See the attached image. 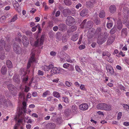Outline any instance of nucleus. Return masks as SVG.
Here are the masks:
<instances>
[{
  "label": "nucleus",
  "mask_w": 129,
  "mask_h": 129,
  "mask_svg": "<svg viewBox=\"0 0 129 129\" xmlns=\"http://www.w3.org/2000/svg\"><path fill=\"white\" fill-rule=\"evenodd\" d=\"M97 108L99 109L105 110L109 111L111 109V106L105 103H101L98 105Z\"/></svg>",
  "instance_id": "obj_1"
},
{
  "label": "nucleus",
  "mask_w": 129,
  "mask_h": 129,
  "mask_svg": "<svg viewBox=\"0 0 129 129\" xmlns=\"http://www.w3.org/2000/svg\"><path fill=\"white\" fill-rule=\"evenodd\" d=\"M44 41V38L42 36L39 41V40L38 39L34 42H33L32 41H30V42L31 45L33 46H38L43 44Z\"/></svg>",
  "instance_id": "obj_2"
},
{
  "label": "nucleus",
  "mask_w": 129,
  "mask_h": 129,
  "mask_svg": "<svg viewBox=\"0 0 129 129\" xmlns=\"http://www.w3.org/2000/svg\"><path fill=\"white\" fill-rule=\"evenodd\" d=\"M35 54L34 52H32L30 58L29 59L27 63V68H28L30 67L31 63L33 62H36L35 58Z\"/></svg>",
  "instance_id": "obj_3"
},
{
  "label": "nucleus",
  "mask_w": 129,
  "mask_h": 129,
  "mask_svg": "<svg viewBox=\"0 0 129 129\" xmlns=\"http://www.w3.org/2000/svg\"><path fill=\"white\" fill-rule=\"evenodd\" d=\"M13 49L14 52L18 54H19L21 52V48L16 43L13 44Z\"/></svg>",
  "instance_id": "obj_4"
},
{
  "label": "nucleus",
  "mask_w": 129,
  "mask_h": 129,
  "mask_svg": "<svg viewBox=\"0 0 129 129\" xmlns=\"http://www.w3.org/2000/svg\"><path fill=\"white\" fill-rule=\"evenodd\" d=\"M75 22V19L71 16L67 17L66 23L67 25H71V24Z\"/></svg>",
  "instance_id": "obj_5"
},
{
  "label": "nucleus",
  "mask_w": 129,
  "mask_h": 129,
  "mask_svg": "<svg viewBox=\"0 0 129 129\" xmlns=\"http://www.w3.org/2000/svg\"><path fill=\"white\" fill-rule=\"evenodd\" d=\"M63 70V69L60 68L54 67L51 70V72L52 74H58Z\"/></svg>",
  "instance_id": "obj_6"
},
{
  "label": "nucleus",
  "mask_w": 129,
  "mask_h": 129,
  "mask_svg": "<svg viewBox=\"0 0 129 129\" xmlns=\"http://www.w3.org/2000/svg\"><path fill=\"white\" fill-rule=\"evenodd\" d=\"M108 34L107 33H105L104 38L101 39H98L97 41V43L100 44H102L106 41V39L108 37Z\"/></svg>",
  "instance_id": "obj_7"
},
{
  "label": "nucleus",
  "mask_w": 129,
  "mask_h": 129,
  "mask_svg": "<svg viewBox=\"0 0 129 129\" xmlns=\"http://www.w3.org/2000/svg\"><path fill=\"white\" fill-rule=\"evenodd\" d=\"M22 42L24 46L27 47L29 43V41L27 37L23 36L22 37Z\"/></svg>",
  "instance_id": "obj_8"
},
{
  "label": "nucleus",
  "mask_w": 129,
  "mask_h": 129,
  "mask_svg": "<svg viewBox=\"0 0 129 129\" xmlns=\"http://www.w3.org/2000/svg\"><path fill=\"white\" fill-rule=\"evenodd\" d=\"M106 69L108 73L112 75L114 74V71L113 68L110 65L107 66L106 67Z\"/></svg>",
  "instance_id": "obj_9"
},
{
  "label": "nucleus",
  "mask_w": 129,
  "mask_h": 129,
  "mask_svg": "<svg viewBox=\"0 0 129 129\" xmlns=\"http://www.w3.org/2000/svg\"><path fill=\"white\" fill-rule=\"evenodd\" d=\"M103 31L101 28L98 27L96 29L95 33V34L98 35V36L102 35Z\"/></svg>",
  "instance_id": "obj_10"
},
{
  "label": "nucleus",
  "mask_w": 129,
  "mask_h": 129,
  "mask_svg": "<svg viewBox=\"0 0 129 129\" xmlns=\"http://www.w3.org/2000/svg\"><path fill=\"white\" fill-rule=\"evenodd\" d=\"M55 127V125L53 123H48L46 126L47 129H54Z\"/></svg>",
  "instance_id": "obj_11"
},
{
  "label": "nucleus",
  "mask_w": 129,
  "mask_h": 129,
  "mask_svg": "<svg viewBox=\"0 0 129 129\" xmlns=\"http://www.w3.org/2000/svg\"><path fill=\"white\" fill-rule=\"evenodd\" d=\"M88 106L86 104H83L79 106V109L82 110L84 111L87 110L88 108Z\"/></svg>",
  "instance_id": "obj_12"
},
{
  "label": "nucleus",
  "mask_w": 129,
  "mask_h": 129,
  "mask_svg": "<svg viewBox=\"0 0 129 129\" xmlns=\"http://www.w3.org/2000/svg\"><path fill=\"white\" fill-rule=\"evenodd\" d=\"M54 67V65L52 64H50L48 66L45 65L44 66V70L45 71H48L49 70L52 69Z\"/></svg>",
  "instance_id": "obj_13"
},
{
  "label": "nucleus",
  "mask_w": 129,
  "mask_h": 129,
  "mask_svg": "<svg viewBox=\"0 0 129 129\" xmlns=\"http://www.w3.org/2000/svg\"><path fill=\"white\" fill-rule=\"evenodd\" d=\"M95 0H88L86 3V5L89 7H91L95 3Z\"/></svg>",
  "instance_id": "obj_14"
},
{
  "label": "nucleus",
  "mask_w": 129,
  "mask_h": 129,
  "mask_svg": "<svg viewBox=\"0 0 129 129\" xmlns=\"http://www.w3.org/2000/svg\"><path fill=\"white\" fill-rule=\"evenodd\" d=\"M4 50L3 48H0V58L2 60H3L5 58Z\"/></svg>",
  "instance_id": "obj_15"
},
{
  "label": "nucleus",
  "mask_w": 129,
  "mask_h": 129,
  "mask_svg": "<svg viewBox=\"0 0 129 129\" xmlns=\"http://www.w3.org/2000/svg\"><path fill=\"white\" fill-rule=\"evenodd\" d=\"M11 47V44L9 43H7L4 45L5 50L7 51H8L10 50Z\"/></svg>",
  "instance_id": "obj_16"
},
{
  "label": "nucleus",
  "mask_w": 129,
  "mask_h": 129,
  "mask_svg": "<svg viewBox=\"0 0 129 129\" xmlns=\"http://www.w3.org/2000/svg\"><path fill=\"white\" fill-rule=\"evenodd\" d=\"M17 19V14H15L12 17L10 20H9L8 22L11 23V22H14Z\"/></svg>",
  "instance_id": "obj_17"
},
{
  "label": "nucleus",
  "mask_w": 129,
  "mask_h": 129,
  "mask_svg": "<svg viewBox=\"0 0 129 129\" xmlns=\"http://www.w3.org/2000/svg\"><path fill=\"white\" fill-rule=\"evenodd\" d=\"M88 10L86 9H84L81 12L80 15L82 16H85L88 13Z\"/></svg>",
  "instance_id": "obj_18"
},
{
  "label": "nucleus",
  "mask_w": 129,
  "mask_h": 129,
  "mask_svg": "<svg viewBox=\"0 0 129 129\" xmlns=\"http://www.w3.org/2000/svg\"><path fill=\"white\" fill-rule=\"evenodd\" d=\"M119 30H121L122 27V25L121 21L120 20H118L117 22V25H116Z\"/></svg>",
  "instance_id": "obj_19"
},
{
  "label": "nucleus",
  "mask_w": 129,
  "mask_h": 129,
  "mask_svg": "<svg viewBox=\"0 0 129 129\" xmlns=\"http://www.w3.org/2000/svg\"><path fill=\"white\" fill-rule=\"evenodd\" d=\"M110 11L111 13L115 12L116 10L115 6L114 5L111 6L109 7Z\"/></svg>",
  "instance_id": "obj_20"
},
{
  "label": "nucleus",
  "mask_w": 129,
  "mask_h": 129,
  "mask_svg": "<svg viewBox=\"0 0 129 129\" xmlns=\"http://www.w3.org/2000/svg\"><path fill=\"white\" fill-rule=\"evenodd\" d=\"M7 86L9 90L10 91L13 90L16 88V87L14 85L11 84H8Z\"/></svg>",
  "instance_id": "obj_21"
},
{
  "label": "nucleus",
  "mask_w": 129,
  "mask_h": 129,
  "mask_svg": "<svg viewBox=\"0 0 129 129\" xmlns=\"http://www.w3.org/2000/svg\"><path fill=\"white\" fill-rule=\"evenodd\" d=\"M7 72V68L5 66H3L1 69V72L3 75H5Z\"/></svg>",
  "instance_id": "obj_22"
},
{
  "label": "nucleus",
  "mask_w": 129,
  "mask_h": 129,
  "mask_svg": "<svg viewBox=\"0 0 129 129\" xmlns=\"http://www.w3.org/2000/svg\"><path fill=\"white\" fill-rule=\"evenodd\" d=\"M114 38L110 36L109 38L107 41L108 44L109 45L111 44L114 42Z\"/></svg>",
  "instance_id": "obj_23"
},
{
  "label": "nucleus",
  "mask_w": 129,
  "mask_h": 129,
  "mask_svg": "<svg viewBox=\"0 0 129 129\" xmlns=\"http://www.w3.org/2000/svg\"><path fill=\"white\" fill-rule=\"evenodd\" d=\"M117 26L116 25H115L114 27L111 30L110 33L111 34H114L117 30Z\"/></svg>",
  "instance_id": "obj_24"
},
{
  "label": "nucleus",
  "mask_w": 129,
  "mask_h": 129,
  "mask_svg": "<svg viewBox=\"0 0 129 129\" xmlns=\"http://www.w3.org/2000/svg\"><path fill=\"white\" fill-rule=\"evenodd\" d=\"M13 6L17 11L18 10V9L19 8V5L18 2L15 1V3L13 4Z\"/></svg>",
  "instance_id": "obj_25"
},
{
  "label": "nucleus",
  "mask_w": 129,
  "mask_h": 129,
  "mask_svg": "<svg viewBox=\"0 0 129 129\" xmlns=\"http://www.w3.org/2000/svg\"><path fill=\"white\" fill-rule=\"evenodd\" d=\"M105 15L104 11L103 10H102L100 12L99 16L100 18H103L105 17Z\"/></svg>",
  "instance_id": "obj_26"
},
{
  "label": "nucleus",
  "mask_w": 129,
  "mask_h": 129,
  "mask_svg": "<svg viewBox=\"0 0 129 129\" xmlns=\"http://www.w3.org/2000/svg\"><path fill=\"white\" fill-rule=\"evenodd\" d=\"M127 30L126 29H123L121 31V35L123 36H125L127 35Z\"/></svg>",
  "instance_id": "obj_27"
},
{
  "label": "nucleus",
  "mask_w": 129,
  "mask_h": 129,
  "mask_svg": "<svg viewBox=\"0 0 129 129\" xmlns=\"http://www.w3.org/2000/svg\"><path fill=\"white\" fill-rule=\"evenodd\" d=\"M23 119L22 118L18 120V123L16 124L14 126V129H17L18 127L20 125L19 123L22 122Z\"/></svg>",
  "instance_id": "obj_28"
},
{
  "label": "nucleus",
  "mask_w": 129,
  "mask_h": 129,
  "mask_svg": "<svg viewBox=\"0 0 129 129\" xmlns=\"http://www.w3.org/2000/svg\"><path fill=\"white\" fill-rule=\"evenodd\" d=\"M6 63L7 67L8 68H11L12 67V63L10 60H7V61Z\"/></svg>",
  "instance_id": "obj_29"
},
{
  "label": "nucleus",
  "mask_w": 129,
  "mask_h": 129,
  "mask_svg": "<svg viewBox=\"0 0 129 129\" xmlns=\"http://www.w3.org/2000/svg\"><path fill=\"white\" fill-rule=\"evenodd\" d=\"M78 35L76 34L73 35L71 39L74 41H76L78 39Z\"/></svg>",
  "instance_id": "obj_30"
},
{
  "label": "nucleus",
  "mask_w": 129,
  "mask_h": 129,
  "mask_svg": "<svg viewBox=\"0 0 129 129\" xmlns=\"http://www.w3.org/2000/svg\"><path fill=\"white\" fill-rule=\"evenodd\" d=\"M21 79L22 81H27L28 77L27 75H24L22 76Z\"/></svg>",
  "instance_id": "obj_31"
},
{
  "label": "nucleus",
  "mask_w": 129,
  "mask_h": 129,
  "mask_svg": "<svg viewBox=\"0 0 129 129\" xmlns=\"http://www.w3.org/2000/svg\"><path fill=\"white\" fill-rule=\"evenodd\" d=\"M23 106L22 108L23 109L24 112V113H25L26 111V103L25 102H24L22 103Z\"/></svg>",
  "instance_id": "obj_32"
},
{
  "label": "nucleus",
  "mask_w": 129,
  "mask_h": 129,
  "mask_svg": "<svg viewBox=\"0 0 129 129\" xmlns=\"http://www.w3.org/2000/svg\"><path fill=\"white\" fill-rule=\"evenodd\" d=\"M53 95L56 98H58L60 97V96L59 93L57 92H53Z\"/></svg>",
  "instance_id": "obj_33"
},
{
  "label": "nucleus",
  "mask_w": 129,
  "mask_h": 129,
  "mask_svg": "<svg viewBox=\"0 0 129 129\" xmlns=\"http://www.w3.org/2000/svg\"><path fill=\"white\" fill-rule=\"evenodd\" d=\"M64 2L65 4L68 6L70 5L71 4L70 0H64Z\"/></svg>",
  "instance_id": "obj_34"
},
{
  "label": "nucleus",
  "mask_w": 129,
  "mask_h": 129,
  "mask_svg": "<svg viewBox=\"0 0 129 129\" xmlns=\"http://www.w3.org/2000/svg\"><path fill=\"white\" fill-rule=\"evenodd\" d=\"M18 95L20 98H22L23 97V99H24V92H19Z\"/></svg>",
  "instance_id": "obj_35"
},
{
  "label": "nucleus",
  "mask_w": 129,
  "mask_h": 129,
  "mask_svg": "<svg viewBox=\"0 0 129 129\" xmlns=\"http://www.w3.org/2000/svg\"><path fill=\"white\" fill-rule=\"evenodd\" d=\"M113 24V23L112 22L108 23L107 24V26L108 28H110L112 27Z\"/></svg>",
  "instance_id": "obj_36"
},
{
  "label": "nucleus",
  "mask_w": 129,
  "mask_h": 129,
  "mask_svg": "<svg viewBox=\"0 0 129 129\" xmlns=\"http://www.w3.org/2000/svg\"><path fill=\"white\" fill-rule=\"evenodd\" d=\"M62 100L66 103H68L69 102V99L67 97H66L63 98Z\"/></svg>",
  "instance_id": "obj_37"
},
{
  "label": "nucleus",
  "mask_w": 129,
  "mask_h": 129,
  "mask_svg": "<svg viewBox=\"0 0 129 129\" xmlns=\"http://www.w3.org/2000/svg\"><path fill=\"white\" fill-rule=\"evenodd\" d=\"M123 106L125 109L127 111L128 110L129 107L127 105L125 104H123Z\"/></svg>",
  "instance_id": "obj_38"
},
{
  "label": "nucleus",
  "mask_w": 129,
  "mask_h": 129,
  "mask_svg": "<svg viewBox=\"0 0 129 129\" xmlns=\"http://www.w3.org/2000/svg\"><path fill=\"white\" fill-rule=\"evenodd\" d=\"M75 68L76 71L78 72H81L82 70L78 66H75Z\"/></svg>",
  "instance_id": "obj_39"
},
{
  "label": "nucleus",
  "mask_w": 129,
  "mask_h": 129,
  "mask_svg": "<svg viewBox=\"0 0 129 129\" xmlns=\"http://www.w3.org/2000/svg\"><path fill=\"white\" fill-rule=\"evenodd\" d=\"M71 65L70 64L68 63H65L63 64V67L67 69L68 67Z\"/></svg>",
  "instance_id": "obj_40"
},
{
  "label": "nucleus",
  "mask_w": 129,
  "mask_h": 129,
  "mask_svg": "<svg viewBox=\"0 0 129 129\" xmlns=\"http://www.w3.org/2000/svg\"><path fill=\"white\" fill-rule=\"evenodd\" d=\"M5 20V16H2L0 18V22H4Z\"/></svg>",
  "instance_id": "obj_41"
},
{
  "label": "nucleus",
  "mask_w": 129,
  "mask_h": 129,
  "mask_svg": "<svg viewBox=\"0 0 129 129\" xmlns=\"http://www.w3.org/2000/svg\"><path fill=\"white\" fill-rule=\"evenodd\" d=\"M65 25V24H61L59 25V27L61 30H62L64 28Z\"/></svg>",
  "instance_id": "obj_42"
},
{
  "label": "nucleus",
  "mask_w": 129,
  "mask_h": 129,
  "mask_svg": "<svg viewBox=\"0 0 129 129\" xmlns=\"http://www.w3.org/2000/svg\"><path fill=\"white\" fill-rule=\"evenodd\" d=\"M13 80L14 81H19L20 79L18 78V77L17 75H15L13 77Z\"/></svg>",
  "instance_id": "obj_43"
},
{
  "label": "nucleus",
  "mask_w": 129,
  "mask_h": 129,
  "mask_svg": "<svg viewBox=\"0 0 129 129\" xmlns=\"http://www.w3.org/2000/svg\"><path fill=\"white\" fill-rule=\"evenodd\" d=\"M26 34L28 36L31 37L32 36V33L30 31H27L26 32Z\"/></svg>",
  "instance_id": "obj_44"
},
{
  "label": "nucleus",
  "mask_w": 129,
  "mask_h": 129,
  "mask_svg": "<svg viewBox=\"0 0 129 129\" xmlns=\"http://www.w3.org/2000/svg\"><path fill=\"white\" fill-rule=\"evenodd\" d=\"M87 20L86 19H85L83 21V22H82L81 25L83 26V27L85 26V25L86 24V21Z\"/></svg>",
  "instance_id": "obj_45"
},
{
  "label": "nucleus",
  "mask_w": 129,
  "mask_h": 129,
  "mask_svg": "<svg viewBox=\"0 0 129 129\" xmlns=\"http://www.w3.org/2000/svg\"><path fill=\"white\" fill-rule=\"evenodd\" d=\"M2 102H0V104H4V105H6V100L5 99H4L2 100Z\"/></svg>",
  "instance_id": "obj_46"
},
{
  "label": "nucleus",
  "mask_w": 129,
  "mask_h": 129,
  "mask_svg": "<svg viewBox=\"0 0 129 129\" xmlns=\"http://www.w3.org/2000/svg\"><path fill=\"white\" fill-rule=\"evenodd\" d=\"M72 111L73 112L75 113L76 111L77 108L75 106H73L72 107Z\"/></svg>",
  "instance_id": "obj_47"
},
{
  "label": "nucleus",
  "mask_w": 129,
  "mask_h": 129,
  "mask_svg": "<svg viewBox=\"0 0 129 129\" xmlns=\"http://www.w3.org/2000/svg\"><path fill=\"white\" fill-rule=\"evenodd\" d=\"M122 115V113L121 112H119L118 113V115H117V118L118 119V120L120 119Z\"/></svg>",
  "instance_id": "obj_48"
},
{
  "label": "nucleus",
  "mask_w": 129,
  "mask_h": 129,
  "mask_svg": "<svg viewBox=\"0 0 129 129\" xmlns=\"http://www.w3.org/2000/svg\"><path fill=\"white\" fill-rule=\"evenodd\" d=\"M66 60L67 62L70 63H72L73 62V61L71 59L70 57H67V58L66 59Z\"/></svg>",
  "instance_id": "obj_49"
},
{
  "label": "nucleus",
  "mask_w": 129,
  "mask_h": 129,
  "mask_svg": "<svg viewBox=\"0 0 129 129\" xmlns=\"http://www.w3.org/2000/svg\"><path fill=\"white\" fill-rule=\"evenodd\" d=\"M44 73L40 70H39L38 72V74L39 75H44Z\"/></svg>",
  "instance_id": "obj_50"
},
{
  "label": "nucleus",
  "mask_w": 129,
  "mask_h": 129,
  "mask_svg": "<svg viewBox=\"0 0 129 129\" xmlns=\"http://www.w3.org/2000/svg\"><path fill=\"white\" fill-rule=\"evenodd\" d=\"M66 85L68 86H70L72 84V83L68 81H66Z\"/></svg>",
  "instance_id": "obj_51"
},
{
  "label": "nucleus",
  "mask_w": 129,
  "mask_h": 129,
  "mask_svg": "<svg viewBox=\"0 0 129 129\" xmlns=\"http://www.w3.org/2000/svg\"><path fill=\"white\" fill-rule=\"evenodd\" d=\"M85 47V46L84 45H80L79 47V49L80 50H82L84 49Z\"/></svg>",
  "instance_id": "obj_52"
},
{
  "label": "nucleus",
  "mask_w": 129,
  "mask_h": 129,
  "mask_svg": "<svg viewBox=\"0 0 129 129\" xmlns=\"http://www.w3.org/2000/svg\"><path fill=\"white\" fill-rule=\"evenodd\" d=\"M49 92V91L48 90L46 91L43 93V96L45 97L48 94Z\"/></svg>",
  "instance_id": "obj_53"
},
{
  "label": "nucleus",
  "mask_w": 129,
  "mask_h": 129,
  "mask_svg": "<svg viewBox=\"0 0 129 129\" xmlns=\"http://www.w3.org/2000/svg\"><path fill=\"white\" fill-rule=\"evenodd\" d=\"M30 88L27 86H25V88L24 90V91L26 92H27L29 90Z\"/></svg>",
  "instance_id": "obj_54"
},
{
  "label": "nucleus",
  "mask_w": 129,
  "mask_h": 129,
  "mask_svg": "<svg viewBox=\"0 0 129 129\" xmlns=\"http://www.w3.org/2000/svg\"><path fill=\"white\" fill-rule=\"evenodd\" d=\"M36 9H34L32 8L31 10L30 11V13H32V14L34 13L36 11Z\"/></svg>",
  "instance_id": "obj_55"
},
{
  "label": "nucleus",
  "mask_w": 129,
  "mask_h": 129,
  "mask_svg": "<svg viewBox=\"0 0 129 129\" xmlns=\"http://www.w3.org/2000/svg\"><path fill=\"white\" fill-rule=\"evenodd\" d=\"M82 36L81 35L80 36V38L79 39V41L78 42V44H80V43H81V41L82 40Z\"/></svg>",
  "instance_id": "obj_56"
},
{
  "label": "nucleus",
  "mask_w": 129,
  "mask_h": 129,
  "mask_svg": "<svg viewBox=\"0 0 129 129\" xmlns=\"http://www.w3.org/2000/svg\"><path fill=\"white\" fill-rule=\"evenodd\" d=\"M56 54V53L54 51H52L50 53V55L52 56H55Z\"/></svg>",
  "instance_id": "obj_57"
},
{
  "label": "nucleus",
  "mask_w": 129,
  "mask_h": 129,
  "mask_svg": "<svg viewBox=\"0 0 129 129\" xmlns=\"http://www.w3.org/2000/svg\"><path fill=\"white\" fill-rule=\"evenodd\" d=\"M94 22L96 25L99 24L100 23L99 21L97 19H95L94 21Z\"/></svg>",
  "instance_id": "obj_58"
},
{
  "label": "nucleus",
  "mask_w": 129,
  "mask_h": 129,
  "mask_svg": "<svg viewBox=\"0 0 129 129\" xmlns=\"http://www.w3.org/2000/svg\"><path fill=\"white\" fill-rule=\"evenodd\" d=\"M81 4L80 3H78L77 5H76V8L78 9L80 7H81Z\"/></svg>",
  "instance_id": "obj_59"
},
{
  "label": "nucleus",
  "mask_w": 129,
  "mask_h": 129,
  "mask_svg": "<svg viewBox=\"0 0 129 129\" xmlns=\"http://www.w3.org/2000/svg\"><path fill=\"white\" fill-rule=\"evenodd\" d=\"M60 12L59 11H57L56 13L55 16L57 17L60 14Z\"/></svg>",
  "instance_id": "obj_60"
},
{
  "label": "nucleus",
  "mask_w": 129,
  "mask_h": 129,
  "mask_svg": "<svg viewBox=\"0 0 129 129\" xmlns=\"http://www.w3.org/2000/svg\"><path fill=\"white\" fill-rule=\"evenodd\" d=\"M32 95L33 96L36 97L37 95V94L36 92H34L32 93Z\"/></svg>",
  "instance_id": "obj_61"
},
{
  "label": "nucleus",
  "mask_w": 129,
  "mask_h": 129,
  "mask_svg": "<svg viewBox=\"0 0 129 129\" xmlns=\"http://www.w3.org/2000/svg\"><path fill=\"white\" fill-rule=\"evenodd\" d=\"M125 61L126 62L128 65H129V59L126 58H125Z\"/></svg>",
  "instance_id": "obj_62"
},
{
  "label": "nucleus",
  "mask_w": 129,
  "mask_h": 129,
  "mask_svg": "<svg viewBox=\"0 0 129 129\" xmlns=\"http://www.w3.org/2000/svg\"><path fill=\"white\" fill-rule=\"evenodd\" d=\"M58 27L57 26H54L53 28V29L55 31H57L58 30Z\"/></svg>",
  "instance_id": "obj_63"
},
{
  "label": "nucleus",
  "mask_w": 129,
  "mask_h": 129,
  "mask_svg": "<svg viewBox=\"0 0 129 129\" xmlns=\"http://www.w3.org/2000/svg\"><path fill=\"white\" fill-rule=\"evenodd\" d=\"M123 124L126 126H129V122H125L123 123Z\"/></svg>",
  "instance_id": "obj_64"
}]
</instances>
